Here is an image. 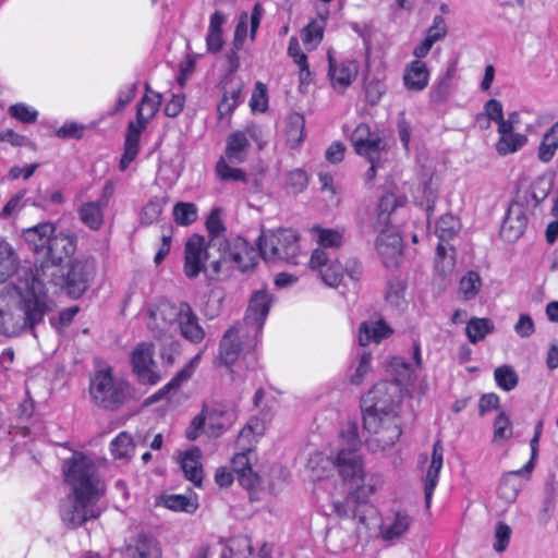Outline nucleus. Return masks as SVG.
Masks as SVG:
<instances>
[{"mask_svg":"<svg viewBox=\"0 0 558 558\" xmlns=\"http://www.w3.org/2000/svg\"><path fill=\"white\" fill-rule=\"evenodd\" d=\"M63 474L72 493L92 494V496H104L106 493V485L100 480L95 463L82 452H74L63 462Z\"/></svg>","mask_w":558,"mask_h":558,"instance_id":"6","label":"nucleus"},{"mask_svg":"<svg viewBox=\"0 0 558 558\" xmlns=\"http://www.w3.org/2000/svg\"><path fill=\"white\" fill-rule=\"evenodd\" d=\"M444 448L440 440L433 446L432 461L426 473L424 495L426 508H429L434 489L437 485L438 475L442 466Z\"/></svg>","mask_w":558,"mask_h":558,"instance_id":"22","label":"nucleus"},{"mask_svg":"<svg viewBox=\"0 0 558 558\" xmlns=\"http://www.w3.org/2000/svg\"><path fill=\"white\" fill-rule=\"evenodd\" d=\"M512 436V425L508 414L504 411L499 412L494 422L495 442L506 441Z\"/></svg>","mask_w":558,"mask_h":558,"instance_id":"42","label":"nucleus"},{"mask_svg":"<svg viewBox=\"0 0 558 558\" xmlns=\"http://www.w3.org/2000/svg\"><path fill=\"white\" fill-rule=\"evenodd\" d=\"M511 537V529L504 522H498L495 529V543L494 549L497 553L506 550Z\"/></svg>","mask_w":558,"mask_h":558,"instance_id":"55","label":"nucleus"},{"mask_svg":"<svg viewBox=\"0 0 558 558\" xmlns=\"http://www.w3.org/2000/svg\"><path fill=\"white\" fill-rule=\"evenodd\" d=\"M385 92V85L379 80L365 83V98L371 106L377 105Z\"/></svg>","mask_w":558,"mask_h":558,"instance_id":"56","label":"nucleus"},{"mask_svg":"<svg viewBox=\"0 0 558 558\" xmlns=\"http://www.w3.org/2000/svg\"><path fill=\"white\" fill-rule=\"evenodd\" d=\"M183 314L179 320V328L182 337L193 343H199L204 337L205 331L198 324V318L190 304L183 306Z\"/></svg>","mask_w":558,"mask_h":558,"instance_id":"24","label":"nucleus"},{"mask_svg":"<svg viewBox=\"0 0 558 558\" xmlns=\"http://www.w3.org/2000/svg\"><path fill=\"white\" fill-rule=\"evenodd\" d=\"M156 100L148 95H144L136 110V123L131 121L128 124V130L124 141V153L119 162L121 171L126 170L129 165L136 158L140 150V137L146 125L159 110L162 101V95L159 93L154 94Z\"/></svg>","mask_w":558,"mask_h":558,"instance_id":"7","label":"nucleus"},{"mask_svg":"<svg viewBox=\"0 0 558 558\" xmlns=\"http://www.w3.org/2000/svg\"><path fill=\"white\" fill-rule=\"evenodd\" d=\"M318 242L324 247L339 246L341 243V234L335 230L318 229Z\"/></svg>","mask_w":558,"mask_h":558,"instance_id":"64","label":"nucleus"},{"mask_svg":"<svg viewBox=\"0 0 558 558\" xmlns=\"http://www.w3.org/2000/svg\"><path fill=\"white\" fill-rule=\"evenodd\" d=\"M371 360L372 355L368 352H364L361 355L356 371L351 377V383L353 385H360L363 381L364 377L368 374V372L371 371Z\"/></svg>","mask_w":558,"mask_h":558,"instance_id":"59","label":"nucleus"},{"mask_svg":"<svg viewBox=\"0 0 558 558\" xmlns=\"http://www.w3.org/2000/svg\"><path fill=\"white\" fill-rule=\"evenodd\" d=\"M162 206L163 204L160 199L155 198L149 201L142 209L141 223L151 225L155 222L162 213Z\"/></svg>","mask_w":558,"mask_h":558,"instance_id":"50","label":"nucleus"},{"mask_svg":"<svg viewBox=\"0 0 558 558\" xmlns=\"http://www.w3.org/2000/svg\"><path fill=\"white\" fill-rule=\"evenodd\" d=\"M128 558H160L161 550L157 541L145 534H140L133 545H129L125 550Z\"/></svg>","mask_w":558,"mask_h":558,"instance_id":"25","label":"nucleus"},{"mask_svg":"<svg viewBox=\"0 0 558 558\" xmlns=\"http://www.w3.org/2000/svg\"><path fill=\"white\" fill-rule=\"evenodd\" d=\"M428 69L426 64L420 60L412 61L405 69L403 81L404 85L410 90H422L428 83Z\"/></svg>","mask_w":558,"mask_h":558,"instance_id":"26","label":"nucleus"},{"mask_svg":"<svg viewBox=\"0 0 558 558\" xmlns=\"http://www.w3.org/2000/svg\"><path fill=\"white\" fill-rule=\"evenodd\" d=\"M411 519L408 514L398 512L395 521L383 533L385 539H393L401 537L409 529Z\"/></svg>","mask_w":558,"mask_h":558,"instance_id":"45","label":"nucleus"},{"mask_svg":"<svg viewBox=\"0 0 558 558\" xmlns=\"http://www.w3.org/2000/svg\"><path fill=\"white\" fill-rule=\"evenodd\" d=\"M526 205V195L523 196L522 201L518 197V199L510 204L500 228V236L506 242L513 243L522 236L527 225V218L525 215Z\"/></svg>","mask_w":558,"mask_h":558,"instance_id":"13","label":"nucleus"},{"mask_svg":"<svg viewBox=\"0 0 558 558\" xmlns=\"http://www.w3.org/2000/svg\"><path fill=\"white\" fill-rule=\"evenodd\" d=\"M274 301L275 296L267 290H258L251 295L244 322L253 327L255 337L253 343L247 345V350H252L256 345V337L260 332Z\"/></svg>","mask_w":558,"mask_h":558,"instance_id":"14","label":"nucleus"},{"mask_svg":"<svg viewBox=\"0 0 558 558\" xmlns=\"http://www.w3.org/2000/svg\"><path fill=\"white\" fill-rule=\"evenodd\" d=\"M551 191V182L545 178L539 177L531 184V198L534 202V207L542 204Z\"/></svg>","mask_w":558,"mask_h":558,"instance_id":"46","label":"nucleus"},{"mask_svg":"<svg viewBox=\"0 0 558 558\" xmlns=\"http://www.w3.org/2000/svg\"><path fill=\"white\" fill-rule=\"evenodd\" d=\"M389 225L390 216L376 209L375 217L373 218L372 223L365 228V231L372 233L378 232L379 234H381L383 232H387L390 230Z\"/></svg>","mask_w":558,"mask_h":558,"instance_id":"58","label":"nucleus"},{"mask_svg":"<svg viewBox=\"0 0 558 558\" xmlns=\"http://www.w3.org/2000/svg\"><path fill=\"white\" fill-rule=\"evenodd\" d=\"M242 350L243 347L239 341V329L233 326L223 333L220 340L217 360L222 365L231 366L236 362Z\"/></svg>","mask_w":558,"mask_h":558,"instance_id":"20","label":"nucleus"},{"mask_svg":"<svg viewBox=\"0 0 558 558\" xmlns=\"http://www.w3.org/2000/svg\"><path fill=\"white\" fill-rule=\"evenodd\" d=\"M376 248L387 267H396L398 265V257L402 254V238L393 230L383 232L377 236Z\"/></svg>","mask_w":558,"mask_h":558,"instance_id":"18","label":"nucleus"},{"mask_svg":"<svg viewBox=\"0 0 558 558\" xmlns=\"http://www.w3.org/2000/svg\"><path fill=\"white\" fill-rule=\"evenodd\" d=\"M363 427L377 435L376 441L383 447H390L399 439L401 428L396 414H364Z\"/></svg>","mask_w":558,"mask_h":558,"instance_id":"11","label":"nucleus"},{"mask_svg":"<svg viewBox=\"0 0 558 558\" xmlns=\"http://www.w3.org/2000/svg\"><path fill=\"white\" fill-rule=\"evenodd\" d=\"M327 57L329 62L328 76L331 84L333 86L338 84L342 89H345L357 74L356 62L344 61L338 66L330 51H328Z\"/></svg>","mask_w":558,"mask_h":558,"instance_id":"21","label":"nucleus"},{"mask_svg":"<svg viewBox=\"0 0 558 558\" xmlns=\"http://www.w3.org/2000/svg\"><path fill=\"white\" fill-rule=\"evenodd\" d=\"M81 220L92 230H98L104 221L102 213L97 203H86L81 206L80 210Z\"/></svg>","mask_w":558,"mask_h":558,"instance_id":"35","label":"nucleus"},{"mask_svg":"<svg viewBox=\"0 0 558 558\" xmlns=\"http://www.w3.org/2000/svg\"><path fill=\"white\" fill-rule=\"evenodd\" d=\"M299 236L291 229H278L269 231L268 234H262L258 238L257 245L260 256L265 260H282L291 263L294 260L299 251Z\"/></svg>","mask_w":558,"mask_h":558,"instance_id":"9","label":"nucleus"},{"mask_svg":"<svg viewBox=\"0 0 558 558\" xmlns=\"http://www.w3.org/2000/svg\"><path fill=\"white\" fill-rule=\"evenodd\" d=\"M206 229L208 231L209 238L207 242H211L214 238H226L223 234L226 228L222 220L220 219V210L218 208L213 209L207 217Z\"/></svg>","mask_w":558,"mask_h":558,"instance_id":"48","label":"nucleus"},{"mask_svg":"<svg viewBox=\"0 0 558 558\" xmlns=\"http://www.w3.org/2000/svg\"><path fill=\"white\" fill-rule=\"evenodd\" d=\"M207 243L205 238L197 233L192 234L184 247V274L187 278H196L201 272H206L205 260Z\"/></svg>","mask_w":558,"mask_h":558,"instance_id":"15","label":"nucleus"},{"mask_svg":"<svg viewBox=\"0 0 558 558\" xmlns=\"http://www.w3.org/2000/svg\"><path fill=\"white\" fill-rule=\"evenodd\" d=\"M48 263H40L33 271V276L40 286L45 282L52 283L56 287L65 289L68 295L73 299L81 298L89 287V282L95 275V259L80 258L74 259L66 272L60 268L56 271H49Z\"/></svg>","mask_w":558,"mask_h":558,"instance_id":"4","label":"nucleus"},{"mask_svg":"<svg viewBox=\"0 0 558 558\" xmlns=\"http://www.w3.org/2000/svg\"><path fill=\"white\" fill-rule=\"evenodd\" d=\"M202 451L198 447H193L185 452L181 460V469L186 480L191 481L195 486H201L203 480V469L199 463Z\"/></svg>","mask_w":558,"mask_h":558,"instance_id":"28","label":"nucleus"},{"mask_svg":"<svg viewBox=\"0 0 558 558\" xmlns=\"http://www.w3.org/2000/svg\"><path fill=\"white\" fill-rule=\"evenodd\" d=\"M558 148V121L544 134L543 141L538 147V158L543 162H548L554 157Z\"/></svg>","mask_w":558,"mask_h":558,"instance_id":"34","label":"nucleus"},{"mask_svg":"<svg viewBox=\"0 0 558 558\" xmlns=\"http://www.w3.org/2000/svg\"><path fill=\"white\" fill-rule=\"evenodd\" d=\"M333 464L344 482L350 481L356 486L354 490L348 493L344 501L332 502L333 511L339 518H345L349 512H352L353 518L357 520V535L367 536L369 531L380 526L378 512L367 500L368 496L375 493L376 483L373 478L365 483L362 458L359 452L340 449Z\"/></svg>","mask_w":558,"mask_h":558,"instance_id":"2","label":"nucleus"},{"mask_svg":"<svg viewBox=\"0 0 558 558\" xmlns=\"http://www.w3.org/2000/svg\"><path fill=\"white\" fill-rule=\"evenodd\" d=\"M236 478L239 483L250 492L251 499H253V492L256 490V488L260 484V478L258 474L255 473L252 469H250L236 475Z\"/></svg>","mask_w":558,"mask_h":558,"instance_id":"60","label":"nucleus"},{"mask_svg":"<svg viewBox=\"0 0 558 558\" xmlns=\"http://www.w3.org/2000/svg\"><path fill=\"white\" fill-rule=\"evenodd\" d=\"M323 281L332 288L338 287L343 278V267L340 265H329L320 271Z\"/></svg>","mask_w":558,"mask_h":558,"instance_id":"57","label":"nucleus"},{"mask_svg":"<svg viewBox=\"0 0 558 558\" xmlns=\"http://www.w3.org/2000/svg\"><path fill=\"white\" fill-rule=\"evenodd\" d=\"M134 450L131 436L122 432L111 441V452L116 459H129Z\"/></svg>","mask_w":558,"mask_h":558,"instance_id":"40","label":"nucleus"},{"mask_svg":"<svg viewBox=\"0 0 558 558\" xmlns=\"http://www.w3.org/2000/svg\"><path fill=\"white\" fill-rule=\"evenodd\" d=\"M515 332L522 337L527 338L535 331V326L532 317L527 314H521L519 320L514 325Z\"/></svg>","mask_w":558,"mask_h":558,"instance_id":"63","label":"nucleus"},{"mask_svg":"<svg viewBox=\"0 0 558 558\" xmlns=\"http://www.w3.org/2000/svg\"><path fill=\"white\" fill-rule=\"evenodd\" d=\"M248 146L250 143L244 132L238 131L232 133L227 141V157L232 162H242L244 160L243 153Z\"/></svg>","mask_w":558,"mask_h":558,"instance_id":"33","label":"nucleus"},{"mask_svg":"<svg viewBox=\"0 0 558 558\" xmlns=\"http://www.w3.org/2000/svg\"><path fill=\"white\" fill-rule=\"evenodd\" d=\"M206 257L210 258L214 275L230 272L233 269L247 272L257 264L254 248L242 236L214 238L211 242H207Z\"/></svg>","mask_w":558,"mask_h":558,"instance_id":"3","label":"nucleus"},{"mask_svg":"<svg viewBox=\"0 0 558 558\" xmlns=\"http://www.w3.org/2000/svg\"><path fill=\"white\" fill-rule=\"evenodd\" d=\"M187 302H180L179 304L161 302L157 308L149 310L147 327L154 333V337L161 339L173 324H179L184 312L183 306H187Z\"/></svg>","mask_w":558,"mask_h":558,"instance_id":"12","label":"nucleus"},{"mask_svg":"<svg viewBox=\"0 0 558 558\" xmlns=\"http://www.w3.org/2000/svg\"><path fill=\"white\" fill-rule=\"evenodd\" d=\"M324 35V27L319 25L316 21H312L308 23L302 31L303 43L305 46L314 43L315 47L318 43L322 41Z\"/></svg>","mask_w":558,"mask_h":558,"instance_id":"54","label":"nucleus"},{"mask_svg":"<svg viewBox=\"0 0 558 558\" xmlns=\"http://www.w3.org/2000/svg\"><path fill=\"white\" fill-rule=\"evenodd\" d=\"M161 500L166 508L173 511H185L187 513H192L197 508V505L184 495H166L161 497Z\"/></svg>","mask_w":558,"mask_h":558,"instance_id":"39","label":"nucleus"},{"mask_svg":"<svg viewBox=\"0 0 558 558\" xmlns=\"http://www.w3.org/2000/svg\"><path fill=\"white\" fill-rule=\"evenodd\" d=\"M392 333L391 328L384 322H364L359 329V342L362 347L371 341L379 342Z\"/></svg>","mask_w":558,"mask_h":558,"instance_id":"27","label":"nucleus"},{"mask_svg":"<svg viewBox=\"0 0 558 558\" xmlns=\"http://www.w3.org/2000/svg\"><path fill=\"white\" fill-rule=\"evenodd\" d=\"M404 290L405 284L401 280L389 281L388 290L386 293L387 301L396 306H399L400 301L403 299Z\"/></svg>","mask_w":558,"mask_h":558,"instance_id":"61","label":"nucleus"},{"mask_svg":"<svg viewBox=\"0 0 558 558\" xmlns=\"http://www.w3.org/2000/svg\"><path fill=\"white\" fill-rule=\"evenodd\" d=\"M19 257L13 247L0 240V283L7 281L19 268Z\"/></svg>","mask_w":558,"mask_h":558,"instance_id":"29","label":"nucleus"},{"mask_svg":"<svg viewBox=\"0 0 558 558\" xmlns=\"http://www.w3.org/2000/svg\"><path fill=\"white\" fill-rule=\"evenodd\" d=\"M173 217L180 226L191 225L197 219L196 206L192 203H178L173 208Z\"/></svg>","mask_w":558,"mask_h":558,"instance_id":"43","label":"nucleus"},{"mask_svg":"<svg viewBox=\"0 0 558 558\" xmlns=\"http://www.w3.org/2000/svg\"><path fill=\"white\" fill-rule=\"evenodd\" d=\"M351 142L356 154L361 156H371L377 154L378 150L385 149V144L380 137H371V129L367 124H359L351 135Z\"/></svg>","mask_w":558,"mask_h":558,"instance_id":"19","label":"nucleus"},{"mask_svg":"<svg viewBox=\"0 0 558 558\" xmlns=\"http://www.w3.org/2000/svg\"><path fill=\"white\" fill-rule=\"evenodd\" d=\"M216 171L221 180L246 181V175L241 169L231 168L221 158L216 166Z\"/></svg>","mask_w":558,"mask_h":558,"instance_id":"53","label":"nucleus"},{"mask_svg":"<svg viewBox=\"0 0 558 558\" xmlns=\"http://www.w3.org/2000/svg\"><path fill=\"white\" fill-rule=\"evenodd\" d=\"M25 195V191H21L16 193L14 196L10 198V201L4 205L0 213V219H8L14 214H16L22 208V199Z\"/></svg>","mask_w":558,"mask_h":558,"instance_id":"62","label":"nucleus"},{"mask_svg":"<svg viewBox=\"0 0 558 558\" xmlns=\"http://www.w3.org/2000/svg\"><path fill=\"white\" fill-rule=\"evenodd\" d=\"M89 393L97 407L113 411L131 397V389L129 384L114 380L108 368L97 371L92 377Z\"/></svg>","mask_w":558,"mask_h":558,"instance_id":"8","label":"nucleus"},{"mask_svg":"<svg viewBox=\"0 0 558 558\" xmlns=\"http://www.w3.org/2000/svg\"><path fill=\"white\" fill-rule=\"evenodd\" d=\"M525 470L520 469L511 471L502 475L498 485V495L507 502H512L517 499L520 485L517 481V476L521 475Z\"/></svg>","mask_w":558,"mask_h":558,"instance_id":"31","label":"nucleus"},{"mask_svg":"<svg viewBox=\"0 0 558 558\" xmlns=\"http://www.w3.org/2000/svg\"><path fill=\"white\" fill-rule=\"evenodd\" d=\"M526 143V136L519 133L500 136L496 144V150L499 155H508L517 151Z\"/></svg>","mask_w":558,"mask_h":558,"instance_id":"38","label":"nucleus"},{"mask_svg":"<svg viewBox=\"0 0 558 558\" xmlns=\"http://www.w3.org/2000/svg\"><path fill=\"white\" fill-rule=\"evenodd\" d=\"M192 371L189 367L181 369L163 388L146 399L145 404L149 405L163 399L171 390H177L183 381L189 379Z\"/></svg>","mask_w":558,"mask_h":558,"instance_id":"36","label":"nucleus"},{"mask_svg":"<svg viewBox=\"0 0 558 558\" xmlns=\"http://www.w3.org/2000/svg\"><path fill=\"white\" fill-rule=\"evenodd\" d=\"M31 268H23L19 283L9 284L0 294V331L19 336L31 331L36 337V326L50 311L46 296Z\"/></svg>","mask_w":558,"mask_h":558,"instance_id":"1","label":"nucleus"},{"mask_svg":"<svg viewBox=\"0 0 558 558\" xmlns=\"http://www.w3.org/2000/svg\"><path fill=\"white\" fill-rule=\"evenodd\" d=\"M460 228L459 220L451 214H446L436 223V234L440 241L452 239Z\"/></svg>","mask_w":558,"mask_h":558,"instance_id":"37","label":"nucleus"},{"mask_svg":"<svg viewBox=\"0 0 558 558\" xmlns=\"http://www.w3.org/2000/svg\"><path fill=\"white\" fill-rule=\"evenodd\" d=\"M75 250L76 242L74 235L53 233L49 236L44 252L45 260L41 263H48L49 271H56L64 259L74 254Z\"/></svg>","mask_w":558,"mask_h":558,"instance_id":"16","label":"nucleus"},{"mask_svg":"<svg viewBox=\"0 0 558 558\" xmlns=\"http://www.w3.org/2000/svg\"><path fill=\"white\" fill-rule=\"evenodd\" d=\"M54 232L56 226L47 221L24 230L23 236L35 253L44 254L49 236Z\"/></svg>","mask_w":558,"mask_h":558,"instance_id":"23","label":"nucleus"},{"mask_svg":"<svg viewBox=\"0 0 558 558\" xmlns=\"http://www.w3.org/2000/svg\"><path fill=\"white\" fill-rule=\"evenodd\" d=\"M250 106L253 111L264 112L268 107L267 87L262 82H257L253 92Z\"/></svg>","mask_w":558,"mask_h":558,"instance_id":"51","label":"nucleus"},{"mask_svg":"<svg viewBox=\"0 0 558 558\" xmlns=\"http://www.w3.org/2000/svg\"><path fill=\"white\" fill-rule=\"evenodd\" d=\"M8 112L12 118L27 124L36 122L38 117L36 110L22 102L10 106Z\"/></svg>","mask_w":558,"mask_h":558,"instance_id":"49","label":"nucleus"},{"mask_svg":"<svg viewBox=\"0 0 558 558\" xmlns=\"http://www.w3.org/2000/svg\"><path fill=\"white\" fill-rule=\"evenodd\" d=\"M102 496L71 493L61 504V519L70 529H76L90 519H97L101 509L97 506Z\"/></svg>","mask_w":558,"mask_h":558,"instance_id":"10","label":"nucleus"},{"mask_svg":"<svg viewBox=\"0 0 558 558\" xmlns=\"http://www.w3.org/2000/svg\"><path fill=\"white\" fill-rule=\"evenodd\" d=\"M494 328V324L489 318L472 317L466 324L465 332L471 343H477L492 333Z\"/></svg>","mask_w":558,"mask_h":558,"instance_id":"32","label":"nucleus"},{"mask_svg":"<svg viewBox=\"0 0 558 558\" xmlns=\"http://www.w3.org/2000/svg\"><path fill=\"white\" fill-rule=\"evenodd\" d=\"M393 365L401 366L403 373L391 381L381 380L361 398V409L364 414H396L395 408L400 398V387L410 377V365L401 360H396Z\"/></svg>","mask_w":558,"mask_h":558,"instance_id":"5","label":"nucleus"},{"mask_svg":"<svg viewBox=\"0 0 558 558\" xmlns=\"http://www.w3.org/2000/svg\"><path fill=\"white\" fill-rule=\"evenodd\" d=\"M218 413V409L203 407V410L197 414L191 422L192 428L198 429L199 432L204 428L205 424L208 423L209 428H215V415Z\"/></svg>","mask_w":558,"mask_h":558,"instance_id":"52","label":"nucleus"},{"mask_svg":"<svg viewBox=\"0 0 558 558\" xmlns=\"http://www.w3.org/2000/svg\"><path fill=\"white\" fill-rule=\"evenodd\" d=\"M357 432V423L355 421L348 422L345 429L341 432V437L345 442V446H343L341 449L359 452L361 447V440L359 438Z\"/></svg>","mask_w":558,"mask_h":558,"instance_id":"47","label":"nucleus"},{"mask_svg":"<svg viewBox=\"0 0 558 558\" xmlns=\"http://www.w3.org/2000/svg\"><path fill=\"white\" fill-rule=\"evenodd\" d=\"M482 286L481 277L476 271H469L460 280V290L465 300L474 299Z\"/></svg>","mask_w":558,"mask_h":558,"instance_id":"44","label":"nucleus"},{"mask_svg":"<svg viewBox=\"0 0 558 558\" xmlns=\"http://www.w3.org/2000/svg\"><path fill=\"white\" fill-rule=\"evenodd\" d=\"M153 355L154 345L151 343H140L132 351V368L138 380L143 384L154 385L159 380V375L153 369L155 366Z\"/></svg>","mask_w":558,"mask_h":558,"instance_id":"17","label":"nucleus"},{"mask_svg":"<svg viewBox=\"0 0 558 558\" xmlns=\"http://www.w3.org/2000/svg\"><path fill=\"white\" fill-rule=\"evenodd\" d=\"M305 119L301 113H291L287 119L286 137L291 148L298 147L304 140Z\"/></svg>","mask_w":558,"mask_h":558,"instance_id":"30","label":"nucleus"},{"mask_svg":"<svg viewBox=\"0 0 558 558\" xmlns=\"http://www.w3.org/2000/svg\"><path fill=\"white\" fill-rule=\"evenodd\" d=\"M494 375L497 385L506 391L514 389L518 385V375L509 365L497 367Z\"/></svg>","mask_w":558,"mask_h":558,"instance_id":"41","label":"nucleus"}]
</instances>
